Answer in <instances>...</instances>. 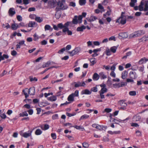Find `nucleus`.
Segmentation results:
<instances>
[{"mask_svg":"<svg viewBox=\"0 0 148 148\" xmlns=\"http://www.w3.org/2000/svg\"><path fill=\"white\" fill-rule=\"evenodd\" d=\"M117 63H116L113 64V65L111 67H110V70L112 71H114L116 69V65L117 64Z\"/></svg>","mask_w":148,"mask_h":148,"instance_id":"44","label":"nucleus"},{"mask_svg":"<svg viewBox=\"0 0 148 148\" xmlns=\"http://www.w3.org/2000/svg\"><path fill=\"white\" fill-rule=\"evenodd\" d=\"M28 89L27 88H26L25 90H23L24 95H25V98H27L29 96V91Z\"/></svg>","mask_w":148,"mask_h":148,"instance_id":"20","label":"nucleus"},{"mask_svg":"<svg viewBox=\"0 0 148 148\" xmlns=\"http://www.w3.org/2000/svg\"><path fill=\"white\" fill-rule=\"evenodd\" d=\"M86 27L84 25L81 26L80 27H78L77 29V32H83L84 30L85 29Z\"/></svg>","mask_w":148,"mask_h":148,"instance_id":"23","label":"nucleus"},{"mask_svg":"<svg viewBox=\"0 0 148 148\" xmlns=\"http://www.w3.org/2000/svg\"><path fill=\"white\" fill-rule=\"evenodd\" d=\"M110 75L112 77H113L114 78L115 77H116V74L114 71H112L110 74Z\"/></svg>","mask_w":148,"mask_h":148,"instance_id":"53","label":"nucleus"},{"mask_svg":"<svg viewBox=\"0 0 148 148\" xmlns=\"http://www.w3.org/2000/svg\"><path fill=\"white\" fill-rule=\"evenodd\" d=\"M51 62L50 61H48L46 63L44 64L42 66V67L43 68H45L49 66V65L51 64Z\"/></svg>","mask_w":148,"mask_h":148,"instance_id":"27","label":"nucleus"},{"mask_svg":"<svg viewBox=\"0 0 148 148\" xmlns=\"http://www.w3.org/2000/svg\"><path fill=\"white\" fill-rule=\"evenodd\" d=\"M124 12H122L121 16L117 19L116 21V23H121L122 25H124L126 23V17L124 15Z\"/></svg>","mask_w":148,"mask_h":148,"instance_id":"4","label":"nucleus"},{"mask_svg":"<svg viewBox=\"0 0 148 148\" xmlns=\"http://www.w3.org/2000/svg\"><path fill=\"white\" fill-rule=\"evenodd\" d=\"M61 15V12H56L55 14V16L56 18L58 19L60 18Z\"/></svg>","mask_w":148,"mask_h":148,"instance_id":"28","label":"nucleus"},{"mask_svg":"<svg viewBox=\"0 0 148 148\" xmlns=\"http://www.w3.org/2000/svg\"><path fill=\"white\" fill-rule=\"evenodd\" d=\"M29 94L30 95H33L35 93V88L34 87H31L28 89Z\"/></svg>","mask_w":148,"mask_h":148,"instance_id":"11","label":"nucleus"},{"mask_svg":"<svg viewBox=\"0 0 148 148\" xmlns=\"http://www.w3.org/2000/svg\"><path fill=\"white\" fill-rule=\"evenodd\" d=\"M91 93V92H90L89 90L87 89L83 90L82 92V94L90 95Z\"/></svg>","mask_w":148,"mask_h":148,"instance_id":"26","label":"nucleus"},{"mask_svg":"<svg viewBox=\"0 0 148 148\" xmlns=\"http://www.w3.org/2000/svg\"><path fill=\"white\" fill-rule=\"evenodd\" d=\"M127 71L126 70L124 71L122 73L121 78L123 79H125L127 76Z\"/></svg>","mask_w":148,"mask_h":148,"instance_id":"21","label":"nucleus"},{"mask_svg":"<svg viewBox=\"0 0 148 148\" xmlns=\"http://www.w3.org/2000/svg\"><path fill=\"white\" fill-rule=\"evenodd\" d=\"M148 61V59H147L145 57H144L143 58H142L139 60L138 63L140 64H142L144 63H145Z\"/></svg>","mask_w":148,"mask_h":148,"instance_id":"18","label":"nucleus"},{"mask_svg":"<svg viewBox=\"0 0 148 148\" xmlns=\"http://www.w3.org/2000/svg\"><path fill=\"white\" fill-rule=\"evenodd\" d=\"M41 128L43 130H46L48 129L49 128V125L47 124H45L44 126V128H43L42 127Z\"/></svg>","mask_w":148,"mask_h":148,"instance_id":"48","label":"nucleus"},{"mask_svg":"<svg viewBox=\"0 0 148 148\" xmlns=\"http://www.w3.org/2000/svg\"><path fill=\"white\" fill-rule=\"evenodd\" d=\"M18 25L16 24H13L11 26L12 29L13 30H16L18 28Z\"/></svg>","mask_w":148,"mask_h":148,"instance_id":"40","label":"nucleus"},{"mask_svg":"<svg viewBox=\"0 0 148 148\" xmlns=\"http://www.w3.org/2000/svg\"><path fill=\"white\" fill-rule=\"evenodd\" d=\"M25 42V41L24 40H22L20 41L18 44H17L16 46V50H18V49H20L21 48V46L24 44Z\"/></svg>","mask_w":148,"mask_h":148,"instance_id":"15","label":"nucleus"},{"mask_svg":"<svg viewBox=\"0 0 148 148\" xmlns=\"http://www.w3.org/2000/svg\"><path fill=\"white\" fill-rule=\"evenodd\" d=\"M99 75L97 73H95L92 76V79L96 81L99 79Z\"/></svg>","mask_w":148,"mask_h":148,"instance_id":"24","label":"nucleus"},{"mask_svg":"<svg viewBox=\"0 0 148 148\" xmlns=\"http://www.w3.org/2000/svg\"><path fill=\"white\" fill-rule=\"evenodd\" d=\"M98 8L99 9L103 10V12H104V11H105V10H104V8H103V7L100 3H99L98 4Z\"/></svg>","mask_w":148,"mask_h":148,"instance_id":"50","label":"nucleus"},{"mask_svg":"<svg viewBox=\"0 0 148 148\" xmlns=\"http://www.w3.org/2000/svg\"><path fill=\"white\" fill-rule=\"evenodd\" d=\"M108 91V90L106 88H102L99 92L100 94V97L101 99H104L105 96L103 94L106 92Z\"/></svg>","mask_w":148,"mask_h":148,"instance_id":"8","label":"nucleus"},{"mask_svg":"<svg viewBox=\"0 0 148 148\" xmlns=\"http://www.w3.org/2000/svg\"><path fill=\"white\" fill-rule=\"evenodd\" d=\"M71 24V21H67L64 25L62 23H60L58 24L57 26L54 25H53V28L55 30L58 31L59 29H64L66 28L67 27L70 25Z\"/></svg>","mask_w":148,"mask_h":148,"instance_id":"1","label":"nucleus"},{"mask_svg":"<svg viewBox=\"0 0 148 148\" xmlns=\"http://www.w3.org/2000/svg\"><path fill=\"white\" fill-rule=\"evenodd\" d=\"M65 0H62L61 1H59L57 3V5L62 10H65L67 9L68 7L67 5H64V3H65Z\"/></svg>","mask_w":148,"mask_h":148,"instance_id":"6","label":"nucleus"},{"mask_svg":"<svg viewBox=\"0 0 148 148\" xmlns=\"http://www.w3.org/2000/svg\"><path fill=\"white\" fill-rule=\"evenodd\" d=\"M71 95L74 97H78L79 96V91L78 90H76L74 93H72Z\"/></svg>","mask_w":148,"mask_h":148,"instance_id":"39","label":"nucleus"},{"mask_svg":"<svg viewBox=\"0 0 148 148\" xmlns=\"http://www.w3.org/2000/svg\"><path fill=\"white\" fill-rule=\"evenodd\" d=\"M82 146L84 148H87L89 147V145L88 143L86 142H84L83 143Z\"/></svg>","mask_w":148,"mask_h":148,"instance_id":"49","label":"nucleus"},{"mask_svg":"<svg viewBox=\"0 0 148 148\" xmlns=\"http://www.w3.org/2000/svg\"><path fill=\"white\" fill-rule=\"evenodd\" d=\"M36 16V15L35 14H31L29 16V18L32 19H35Z\"/></svg>","mask_w":148,"mask_h":148,"instance_id":"52","label":"nucleus"},{"mask_svg":"<svg viewBox=\"0 0 148 148\" xmlns=\"http://www.w3.org/2000/svg\"><path fill=\"white\" fill-rule=\"evenodd\" d=\"M141 40V41H146L148 40V34H146L143 36L142 38L140 39Z\"/></svg>","mask_w":148,"mask_h":148,"instance_id":"25","label":"nucleus"},{"mask_svg":"<svg viewBox=\"0 0 148 148\" xmlns=\"http://www.w3.org/2000/svg\"><path fill=\"white\" fill-rule=\"evenodd\" d=\"M74 97L71 95H70L67 98L68 100L69 101L73 102L74 100Z\"/></svg>","mask_w":148,"mask_h":148,"instance_id":"30","label":"nucleus"},{"mask_svg":"<svg viewBox=\"0 0 148 148\" xmlns=\"http://www.w3.org/2000/svg\"><path fill=\"white\" fill-rule=\"evenodd\" d=\"M139 10L140 11H146L148 10V3L145 0H142L139 5Z\"/></svg>","mask_w":148,"mask_h":148,"instance_id":"2","label":"nucleus"},{"mask_svg":"<svg viewBox=\"0 0 148 148\" xmlns=\"http://www.w3.org/2000/svg\"><path fill=\"white\" fill-rule=\"evenodd\" d=\"M129 75L130 78L134 79H136L137 77L136 72L134 71H130L129 73Z\"/></svg>","mask_w":148,"mask_h":148,"instance_id":"10","label":"nucleus"},{"mask_svg":"<svg viewBox=\"0 0 148 148\" xmlns=\"http://www.w3.org/2000/svg\"><path fill=\"white\" fill-rule=\"evenodd\" d=\"M51 136L53 139L55 140L56 139V136L55 133H51Z\"/></svg>","mask_w":148,"mask_h":148,"instance_id":"60","label":"nucleus"},{"mask_svg":"<svg viewBox=\"0 0 148 148\" xmlns=\"http://www.w3.org/2000/svg\"><path fill=\"white\" fill-rule=\"evenodd\" d=\"M7 73V72L5 70H4L3 72L0 74V77H1L5 75Z\"/></svg>","mask_w":148,"mask_h":148,"instance_id":"61","label":"nucleus"},{"mask_svg":"<svg viewBox=\"0 0 148 148\" xmlns=\"http://www.w3.org/2000/svg\"><path fill=\"white\" fill-rule=\"evenodd\" d=\"M82 16L80 15L77 17V16H75L74 17V18L73 19L71 24L72 23L74 24H77V23H81L82 22Z\"/></svg>","mask_w":148,"mask_h":148,"instance_id":"5","label":"nucleus"},{"mask_svg":"<svg viewBox=\"0 0 148 148\" xmlns=\"http://www.w3.org/2000/svg\"><path fill=\"white\" fill-rule=\"evenodd\" d=\"M35 24L36 23L35 22L30 21L29 23L28 26L29 27H33Z\"/></svg>","mask_w":148,"mask_h":148,"instance_id":"41","label":"nucleus"},{"mask_svg":"<svg viewBox=\"0 0 148 148\" xmlns=\"http://www.w3.org/2000/svg\"><path fill=\"white\" fill-rule=\"evenodd\" d=\"M69 53L71 56H73L74 55L76 54V53L74 51V50L71 51H69Z\"/></svg>","mask_w":148,"mask_h":148,"instance_id":"56","label":"nucleus"},{"mask_svg":"<svg viewBox=\"0 0 148 148\" xmlns=\"http://www.w3.org/2000/svg\"><path fill=\"white\" fill-rule=\"evenodd\" d=\"M58 115L57 114H56L53 115L52 116V118L53 120L57 119L58 118Z\"/></svg>","mask_w":148,"mask_h":148,"instance_id":"55","label":"nucleus"},{"mask_svg":"<svg viewBox=\"0 0 148 148\" xmlns=\"http://www.w3.org/2000/svg\"><path fill=\"white\" fill-rule=\"evenodd\" d=\"M117 47L116 46H113L111 47L110 49V51L113 53H115L116 52Z\"/></svg>","mask_w":148,"mask_h":148,"instance_id":"35","label":"nucleus"},{"mask_svg":"<svg viewBox=\"0 0 148 148\" xmlns=\"http://www.w3.org/2000/svg\"><path fill=\"white\" fill-rule=\"evenodd\" d=\"M137 1V0H131V2L130 3V6L131 7H134Z\"/></svg>","mask_w":148,"mask_h":148,"instance_id":"31","label":"nucleus"},{"mask_svg":"<svg viewBox=\"0 0 148 148\" xmlns=\"http://www.w3.org/2000/svg\"><path fill=\"white\" fill-rule=\"evenodd\" d=\"M49 3L51 4V5H53V6H55L56 5V0H52V1H49Z\"/></svg>","mask_w":148,"mask_h":148,"instance_id":"38","label":"nucleus"},{"mask_svg":"<svg viewBox=\"0 0 148 148\" xmlns=\"http://www.w3.org/2000/svg\"><path fill=\"white\" fill-rule=\"evenodd\" d=\"M17 52L15 50H13L11 51V54L13 56H15L17 54Z\"/></svg>","mask_w":148,"mask_h":148,"instance_id":"63","label":"nucleus"},{"mask_svg":"<svg viewBox=\"0 0 148 148\" xmlns=\"http://www.w3.org/2000/svg\"><path fill=\"white\" fill-rule=\"evenodd\" d=\"M119 36L123 38H126L128 37V34L126 32L120 33L119 34Z\"/></svg>","mask_w":148,"mask_h":148,"instance_id":"17","label":"nucleus"},{"mask_svg":"<svg viewBox=\"0 0 148 148\" xmlns=\"http://www.w3.org/2000/svg\"><path fill=\"white\" fill-rule=\"evenodd\" d=\"M91 91L93 92H97L98 91L97 88V86L96 87L92 88L91 89Z\"/></svg>","mask_w":148,"mask_h":148,"instance_id":"47","label":"nucleus"},{"mask_svg":"<svg viewBox=\"0 0 148 148\" xmlns=\"http://www.w3.org/2000/svg\"><path fill=\"white\" fill-rule=\"evenodd\" d=\"M99 76L101 79H104L107 77V75H105L104 73L101 72L99 73Z\"/></svg>","mask_w":148,"mask_h":148,"instance_id":"22","label":"nucleus"},{"mask_svg":"<svg viewBox=\"0 0 148 148\" xmlns=\"http://www.w3.org/2000/svg\"><path fill=\"white\" fill-rule=\"evenodd\" d=\"M108 133L111 134H118L120 133V131H118L112 132L111 131H109L108 132Z\"/></svg>","mask_w":148,"mask_h":148,"instance_id":"36","label":"nucleus"},{"mask_svg":"<svg viewBox=\"0 0 148 148\" xmlns=\"http://www.w3.org/2000/svg\"><path fill=\"white\" fill-rule=\"evenodd\" d=\"M88 117H89V115L86 114H84L81 117L79 120H80L82 119H86L88 118Z\"/></svg>","mask_w":148,"mask_h":148,"instance_id":"43","label":"nucleus"},{"mask_svg":"<svg viewBox=\"0 0 148 148\" xmlns=\"http://www.w3.org/2000/svg\"><path fill=\"white\" fill-rule=\"evenodd\" d=\"M35 20L36 21L39 23H41L43 21L42 18H41L40 17L37 16L36 17Z\"/></svg>","mask_w":148,"mask_h":148,"instance_id":"33","label":"nucleus"},{"mask_svg":"<svg viewBox=\"0 0 148 148\" xmlns=\"http://www.w3.org/2000/svg\"><path fill=\"white\" fill-rule=\"evenodd\" d=\"M103 127H104L106 129L107 127L105 126H101L100 125L98 124L97 125V127L96 128L98 129L99 130H103Z\"/></svg>","mask_w":148,"mask_h":148,"instance_id":"34","label":"nucleus"},{"mask_svg":"<svg viewBox=\"0 0 148 148\" xmlns=\"http://www.w3.org/2000/svg\"><path fill=\"white\" fill-rule=\"evenodd\" d=\"M142 13L141 12H136L135 14V15L136 16H139L141 15Z\"/></svg>","mask_w":148,"mask_h":148,"instance_id":"64","label":"nucleus"},{"mask_svg":"<svg viewBox=\"0 0 148 148\" xmlns=\"http://www.w3.org/2000/svg\"><path fill=\"white\" fill-rule=\"evenodd\" d=\"M74 51L77 54L78 53L80 50V48L78 47L75 48L74 49Z\"/></svg>","mask_w":148,"mask_h":148,"instance_id":"58","label":"nucleus"},{"mask_svg":"<svg viewBox=\"0 0 148 148\" xmlns=\"http://www.w3.org/2000/svg\"><path fill=\"white\" fill-rule=\"evenodd\" d=\"M48 100L50 101H55L56 100V97L55 96H51L47 98Z\"/></svg>","mask_w":148,"mask_h":148,"instance_id":"29","label":"nucleus"},{"mask_svg":"<svg viewBox=\"0 0 148 148\" xmlns=\"http://www.w3.org/2000/svg\"><path fill=\"white\" fill-rule=\"evenodd\" d=\"M0 117L3 119H5L6 117V116L5 113L2 114L0 115Z\"/></svg>","mask_w":148,"mask_h":148,"instance_id":"62","label":"nucleus"},{"mask_svg":"<svg viewBox=\"0 0 148 148\" xmlns=\"http://www.w3.org/2000/svg\"><path fill=\"white\" fill-rule=\"evenodd\" d=\"M129 94L131 96H135L136 95V92L135 91H132L129 92Z\"/></svg>","mask_w":148,"mask_h":148,"instance_id":"46","label":"nucleus"},{"mask_svg":"<svg viewBox=\"0 0 148 148\" xmlns=\"http://www.w3.org/2000/svg\"><path fill=\"white\" fill-rule=\"evenodd\" d=\"M65 50V48L64 47L59 50L58 51V53L61 54L63 53V52Z\"/></svg>","mask_w":148,"mask_h":148,"instance_id":"57","label":"nucleus"},{"mask_svg":"<svg viewBox=\"0 0 148 148\" xmlns=\"http://www.w3.org/2000/svg\"><path fill=\"white\" fill-rule=\"evenodd\" d=\"M62 32L64 33H65L67 32V34L69 35H71L72 34V32L69 30L68 26L66 27V28L63 29L62 30Z\"/></svg>","mask_w":148,"mask_h":148,"instance_id":"12","label":"nucleus"},{"mask_svg":"<svg viewBox=\"0 0 148 148\" xmlns=\"http://www.w3.org/2000/svg\"><path fill=\"white\" fill-rule=\"evenodd\" d=\"M9 15L11 16H12L16 13L15 9L13 8H10L8 11Z\"/></svg>","mask_w":148,"mask_h":148,"instance_id":"13","label":"nucleus"},{"mask_svg":"<svg viewBox=\"0 0 148 148\" xmlns=\"http://www.w3.org/2000/svg\"><path fill=\"white\" fill-rule=\"evenodd\" d=\"M90 62L92 64V65H93L96 63V62L95 60V58H92L90 59Z\"/></svg>","mask_w":148,"mask_h":148,"instance_id":"51","label":"nucleus"},{"mask_svg":"<svg viewBox=\"0 0 148 148\" xmlns=\"http://www.w3.org/2000/svg\"><path fill=\"white\" fill-rule=\"evenodd\" d=\"M45 31L47 30H52L53 29L51 27V26L48 25H46L45 26Z\"/></svg>","mask_w":148,"mask_h":148,"instance_id":"32","label":"nucleus"},{"mask_svg":"<svg viewBox=\"0 0 148 148\" xmlns=\"http://www.w3.org/2000/svg\"><path fill=\"white\" fill-rule=\"evenodd\" d=\"M76 114L75 113H73V114H71L68 112L66 113V115L69 117H71L75 115Z\"/></svg>","mask_w":148,"mask_h":148,"instance_id":"54","label":"nucleus"},{"mask_svg":"<svg viewBox=\"0 0 148 148\" xmlns=\"http://www.w3.org/2000/svg\"><path fill=\"white\" fill-rule=\"evenodd\" d=\"M69 5L71 6L75 7L76 6L75 3L73 2H71L69 4Z\"/></svg>","mask_w":148,"mask_h":148,"instance_id":"59","label":"nucleus"},{"mask_svg":"<svg viewBox=\"0 0 148 148\" xmlns=\"http://www.w3.org/2000/svg\"><path fill=\"white\" fill-rule=\"evenodd\" d=\"M141 119V116L138 114L134 116L133 117V121H139Z\"/></svg>","mask_w":148,"mask_h":148,"instance_id":"16","label":"nucleus"},{"mask_svg":"<svg viewBox=\"0 0 148 148\" xmlns=\"http://www.w3.org/2000/svg\"><path fill=\"white\" fill-rule=\"evenodd\" d=\"M86 0H79V3L80 5H83L86 3Z\"/></svg>","mask_w":148,"mask_h":148,"instance_id":"42","label":"nucleus"},{"mask_svg":"<svg viewBox=\"0 0 148 148\" xmlns=\"http://www.w3.org/2000/svg\"><path fill=\"white\" fill-rule=\"evenodd\" d=\"M33 130H29L27 132L23 133L21 131L20 132V134L21 136L25 138H27L31 136Z\"/></svg>","mask_w":148,"mask_h":148,"instance_id":"7","label":"nucleus"},{"mask_svg":"<svg viewBox=\"0 0 148 148\" xmlns=\"http://www.w3.org/2000/svg\"><path fill=\"white\" fill-rule=\"evenodd\" d=\"M42 133V131L40 129H38L35 131V134L36 135H40Z\"/></svg>","mask_w":148,"mask_h":148,"instance_id":"37","label":"nucleus"},{"mask_svg":"<svg viewBox=\"0 0 148 148\" xmlns=\"http://www.w3.org/2000/svg\"><path fill=\"white\" fill-rule=\"evenodd\" d=\"M71 127H73L77 130H80L82 131H84L85 130V129L83 126L81 125L77 126V125H75L73 126H71Z\"/></svg>","mask_w":148,"mask_h":148,"instance_id":"19","label":"nucleus"},{"mask_svg":"<svg viewBox=\"0 0 148 148\" xmlns=\"http://www.w3.org/2000/svg\"><path fill=\"white\" fill-rule=\"evenodd\" d=\"M145 31L143 30H140L136 31L130 34V37L131 38L140 37L144 34Z\"/></svg>","mask_w":148,"mask_h":148,"instance_id":"3","label":"nucleus"},{"mask_svg":"<svg viewBox=\"0 0 148 148\" xmlns=\"http://www.w3.org/2000/svg\"><path fill=\"white\" fill-rule=\"evenodd\" d=\"M74 86L76 87H78L81 86H84L86 85V84L84 82H75Z\"/></svg>","mask_w":148,"mask_h":148,"instance_id":"9","label":"nucleus"},{"mask_svg":"<svg viewBox=\"0 0 148 148\" xmlns=\"http://www.w3.org/2000/svg\"><path fill=\"white\" fill-rule=\"evenodd\" d=\"M19 115L20 116H27L28 115V114L26 112H25L22 113H21L19 114Z\"/></svg>","mask_w":148,"mask_h":148,"instance_id":"45","label":"nucleus"},{"mask_svg":"<svg viewBox=\"0 0 148 148\" xmlns=\"http://www.w3.org/2000/svg\"><path fill=\"white\" fill-rule=\"evenodd\" d=\"M119 103V104L123 107H121V108L124 109V108L127 106V103L123 100H120Z\"/></svg>","mask_w":148,"mask_h":148,"instance_id":"14","label":"nucleus"}]
</instances>
